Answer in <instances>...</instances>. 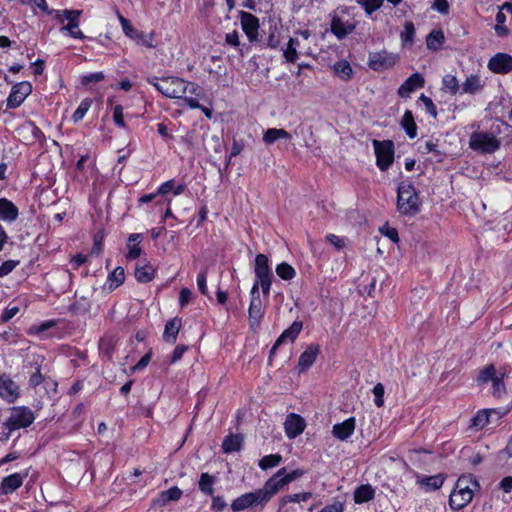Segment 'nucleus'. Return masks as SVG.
<instances>
[{"mask_svg": "<svg viewBox=\"0 0 512 512\" xmlns=\"http://www.w3.org/2000/svg\"><path fill=\"white\" fill-rule=\"evenodd\" d=\"M227 504L222 496H214L212 499V509L216 512H221L226 508Z\"/></svg>", "mask_w": 512, "mask_h": 512, "instance_id": "nucleus-61", "label": "nucleus"}, {"mask_svg": "<svg viewBox=\"0 0 512 512\" xmlns=\"http://www.w3.org/2000/svg\"><path fill=\"white\" fill-rule=\"evenodd\" d=\"M376 164L381 171H386L394 160V144L391 140H374Z\"/></svg>", "mask_w": 512, "mask_h": 512, "instance_id": "nucleus-6", "label": "nucleus"}, {"mask_svg": "<svg viewBox=\"0 0 512 512\" xmlns=\"http://www.w3.org/2000/svg\"><path fill=\"white\" fill-rule=\"evenodd\" d=\"M303 328V324L301 321H294L290 327L285 329L282 334L277 338V345H281L286 340H290L293 342L298 335L300 334Z\"/></svg>", "mask_w": 512, "mask_h": 512, "instance_id": "nucleus-31", "label": "nucleus"}, {"mask_svg": "<svg viewBox=\"0 0 512 512\" xmlns=\"http://www.w3.org/2000/svg\"><path fill=\"white\" fill-rule=\"evenodd\" d=\"M181 327V319L180 318H172L168 320L165 324L163 340L170 344H175L177 341V335L179 333V329Z\"/></svg>", "mask_w": 512, "mask_h": 512, "instance_id": "nucleus-25", "label": "nucleus"}, {"mask_svg": "<svg viewBox=\"0 0 512 512\" xmlns=\"http://www.w3.org/2000/svg\"><path fill=\"white\" fill-rule=\"evenodd\" d=\"M373 394L375 396L374 403L377 407H382L384 404V386L381 383H377L373 388Z\"/></svg>", "mask_w": 512, "mask_h": 512, "instance_id": "nucleus-53", "label": "nucleus"}, {"mask_svg": "<svg viewBox=\"0 0 512 512\" xmlns=\"http://www.w3.org/2000/svg\"><path fill=\"white\" fill-rule=\"evenodd\" d=\"M40 357L38 356L37 358H35V365H36V369H35V372L33 374H31L30 378H29V386L30 387H37L39 386L41 383H43L45 377L44 375L41 373V368L39 366V360Z\"/></svg>", "mask_w": 512, "mask_h": 512, "instance_id": "nucleus-46", "label": "nucleus"}, {"mask_svg": "<svg viewBox=\"0 0 512 512\" xmlns=\"http://www.w3.org/2000/svg\"><path fill=\"white\" fill-rule=\"evenodd\" d=\"M484 87V84L481 78L478 75L471 74L466 78V80L462 83L461 89L462 93L466 94H475L481 91Z\"/></svg>", "mask_w": 512, "mask_h": 512, "instance_id": "nucleus-28", "label": "nucleus"}, {"mask_svg": "<svg viewBox=\"0 0 512 512\" xmlns=\"http://www.w3.org/2000/svg\"><path fill=\"white\" fill-rule=\"evenodd\" d=\"M215 479L208 473H202L199 480V489L206 495H213Z\"/></svg>", "mask_w": 512, "mask_h": 512, "instance_id": "nucleus-42", "label": "nucleus"}, {"mask_svg": "<svg viewBox=\"0 0 512 512\" xmlns=\"http://www.w3.org/2000/svg\"><path fill=\"white\" fill-rule=\"evenodd\" d=\"M303 328V324L301 321H294L290 327L285 329L282 334L277 338V345H281L286 340H290L293 342L298 335L300 334Z\"/></svg>", "mask_w": 512, "mask_h": 512, "instance_id": "nucleus-30", "label": "nucleus"}, {"mask_svg": "<svg viewBox=\"0 0 512 512\" xmlns=\"http://www.w3.org/2000/svg\"><path fill=\"white\" fill-rule=\"evenodd\" d=\"M375 496V491L371 485L365 484L359 486L354 492V501L356 503H364L372 500Z\"/></svg>", "mask_w": 512, "mask_h": 512, "instance_id": "nucleus-35", "label": "nucleus"}, {"mask_svg": "<svg viewBox=\"0 0 512 512\" xmlns=\"http://www.w3.org/2000/svg\"><path fill=\"white\" fill-rule=\"evenodd\" d=\"M254 272L257 280L273 278V273L269 267V260L266 255L258 254L255 257Z\"/></svg>", "mask_w": 512, "mask_h": 512, "instance_id": "nucleus-20", "label": "nucleus"}, {"mask_svg": "<svg viewBox=\"0 0 512 512\" xmlns=\"http://www.w3.org/2000/svg\"><path fill=\"white\" fill-rule=\"evenodd\" d=\"M355 430V418L350 417L341 423H337L332 427V434L335 438L345 441Z\"/></svg>", "mask_w": 512, "mask_h": 512, "instance_id": "nucleus-19", "label": "nucleus"}, {"mask_svg": "<svg viewBox=\"0 0 512 512\" xmlns=\"http://www.w3.org/2000/svg\"><path fill=\"white\" fill-rule=\"evenodd\" d=\"M92 101L88 98L81 101L78 108L75 110V112L72 115V119L74 122H78L83 119L89 108L91 107Z\"/></svg>", "mask_w": 512, "mask_h": 512, "instance_id": "nucleus-45", "label": "nucleus"}, {"mask_svg": "<svg viewBox=\"0 0 512 512\" xmlns=\"http://www.w3.org/2000/svg\"><path fill=\"white\" fill-rule=\"evenodd\" d=\"M207 268L202 269L198 276H197V286L199 291L203 295H208V288H207Z\"/></svg>", "mask_w": 512, "mask_h": 512, "instance_id": "nucleus-50", "label": "nucleus"}, {"mask_svg": "<svg viewBox=\"0 0 512 512\" xmlns=\"http://www.w3.org/2000/svg\"><path fill=\"white\" fill-rule=\"evenodd\" d=\"M284 426L287 437L293 439L304 431L306 423L300 415L290 413L286 417Z\"/></svg>", "mask_w": 512, "mask_h": 512, "instance_id": "nucleus-17", "label": "nucleus"}, {"mask_svg": "<svg viewBox=\"0 0 512 512\" xmlns=\"http://www.w3.org/2000/svg\"><path fill=\"white\" fill-rule=\"evenodd\" d=\"M264 497L265 494L261 493L259 489L254 492L245 493L233 500L231 509L233 512H240L247 508L266 504Z\"/></svg>", "mask_w": 512, "mask_h": 512, "instance_id": "nucleus-8", "label": "nucleus"}, {"mask_svg": "<svg viewBox=\"0 0 512 512\" xmlns=\"http://www.w3.org/2000/svg\"><path fill=\"white\" fill-rule=\"evenodd\" d=\"M285 473V468H281L278 470L272 477H270L264 486L259 490L261 493L265 494L266 503L275 495L281 488L287 485V482L283 476Z\"/></svg>", "mask_w": 512, "mask_h": 512, "instance_id": "nucleus-12", "label": "nucleus"}, {"mask_svg": "<svg viewBox=\"0 0 512 512\" xmlns=\"http://www.w3.org/2000/svg\"><path fill=\"white\" fill-rule=\"evenodd\" d=\"M34 420L35 415L29 407L17 406L11 409L10 416L4 425L9 431H14L30 426Z\"/></svg>", "mask_w": 512, "mask_h": 512, "instance_id": "nucleus-4", "label": "nucleus"}, {"mask_svg": "<svg viewBox=\"0 0 512 512\" xmlns=\"http://www.w3.org/2000/svg\"><path fill=\"white\" fill-rule=\"evenodd\" d=\"M276 274L283 280L289 281L292 280L295 275V269L288 263L282 262L276 267Z\"/></svg>", "mask_w": 512, "mask_h": 512, "instance_id": "nucleus-43", "label": "nucleus"}, {"mask_svg": "<svg viewBox=\"0 0 512 512\" xmlns=\"http://www.w3.org/2000/svg\"><path fill=\"white\" fill-rule=\"evenodd\" d=\"M105 76L103 72H94L87 75H84L81 78V83L83 85H89L90 83H98L102 80H104Z\"/></svg>", "mask_w": 512, "mask_h": 512, "instance_id": "nucleus-52", "label": "nucleus"}, {"mask_svg": "<svg viewBox=\"0 0 512 512\" xmlns=\"http://www.w3.org/2000/svg\"><path fill=\"white\" fill-rule=\"evenodd\" d=\"M480 488L476 478L471 475L460 476L449 496V506L452 510H461L473 499L474 492Z\"/></svg>", "mask_w": 512, "mask_h": 512, "instance_id": "nucleus-2", "label": "nucleus"}, {"mask_svg": "<svg viewBox=\"0 0 512 512\" xmlns=\"http://www.w3.org/2000/svg\"><path fill=\"white\" fill-rule=\"evenodd\" d=\"M66 20L68 23L60 28V33L69 35L75 39H84L85 35L79 29V19L82 14L81 10H66Z\"/></svg>", "mask_w": 512, "mask_h": 512, "instance_id": "nucleus-10", "label": "nucleus"}, {"mask_svg": "<svg viewBox=\"0 0 512 512\" xmlns=\"http://www.w3.org/2000/svg\"><path fill=\"white\" fill-rule=\"evenodd\" d=\"M355 29V24L344 22L339 17H333L331 21V31L338 38L343 39Z\"/></svg>", "mask_w": 512, "mask_h": 512, "instance_id": "nucleus-23", "label": "nucleus"}, {"mask_svg": "<svg viewBox=\"0 0 512 512\" xmlns=\"http://www.w3.org/2000/svg\"><path fill=\"white\" fill-rule=\"evenodd\" d=\"M155 269L150 264L138 265L135 269V277L138 282L148 283L153 280Z\"/></svg>", "mask_w": 512, "mask_h": 512, "instance_id": "nucleus-33", "label": "nucleus"}, {"mask_svg": "<svg viewBox=\"0 0 512 512\" xmlns=\"http://www.w3.org/2000/svg\"><path fill=\"white\" fill-rule=\"evenodd\" d=\"M398 60V56L387 51L372 52L368 57V66L374 71H384L392 68Z\"/></svg>", "mask_w": 512, "mask_h": 512, "instance_id": "nucleus-7", "label": "nucleus"}, {"mask_svg": "<svg viewBox=\"0 0 512 512\" xmlns=\"http://www.w3.org/2000/svg\"><path fill=\"white\" fill-rule=\"evenodd\" d=\"M182 496V490L174 486L160 493L158 502L161 505H167L170 501H177Z\"/></svg>", "mask_w": 512, "mask_h": 512, "instance_id": "nucleus-39", "label": "nucleus"}, {"mask_svg": "<svg viewBox=\"0 0 512 512\" xmlns=\"http://www.w3.org/2000/svg\"><path fill=\"white\" fill-rule=\"evenodd\" d=\"M19 312V307L13 306L6 308L0 316L2 322H8Z\"/></svg>", "mask_w": 512, "mask_h": 512, "instance_id": "nucleus-59", "label": "nucleus"}, {"mask_svg": "<svg viewBox=\"0 0 512 512\" xmlns=\"http://www.w3.org/2000/svg\"><path fill=\"white\" fill-rule=\"evenodd\" d=\"M291 135L286 130L281 128H269L263 135L265 144H273L279 139H290Z\"/></svg>", "mask_w": 512, "mask_h": 512, "instance_id": "nucleus-32", "label": "nucleus"}, {"mask_svg": "<svg viewBox=\"0 0 512 512\" xmlns=\"http://www.w3.org/2000/svg\"><path fill=\"white\" fill-rule=\"evenodd\" d=\"M380 232L388 237L392 242L397 243L399 241L398 231L395 228L384 225L380 228Z\"/></svg>", "mask_w": 512, "mask_h": 512, "instance_id": "nucleus-57", "label": "nucleus"}, {"mask_svg": "<svg viewBox=\"0 0 512 512\" xmlns=\"http://www.w3.org/2000/svg\"><path fill=\"white\" fill-rule=\"evenodd\" d=\"M490 71L496 74H507L512 71V56L507 53H497L487 64Z\"/></svg>", "mask_w": 512, "mask_h": 512, "instance_id": "nucleus-13", "label": "nucleus"}, {"mask_svg": "<svg viewBox=\"0 0 512 512\" xmlns=\"http://www.w3.org/2000/svg\"><path fill=\"white\" fill-rule=\"evenodd\" d=\"M415 27L412 21H406L404 29L400 33L403 46H412L414 43Z\"/></svg>", "mask_w": 512, "mask_h": 512, "instance_id": "nucleus-40", "label": "nucleus"}, {"mask_svg": "<svg viewBox=\"0 0 512 512\" xmlns=\"http://www.w3.org/2000/svg\"><path fill=\"white\" fill-rule=\"evenodd\" d=\"M419 101H421L424 104L426 112L429 113L434 118H436L437 110H436V106L433 103L432 99L427 97L424 94H421L419 97Z\"/></svg>", "mask_w": 512, "mask_h": 512, "instance_id": "nucleus-54", "label": "nucleus"}, {"mask_svg": "<svg viewBox=\"0 0 512 512\" xmlns=\"http://www.w3.org/2000/svg\"><path fill=\"white\" fill-rule=\"evenodd\" d=\"M499 488L503 490L505 493H509L512 491V476L504 477L500 483Z\"/></svg>", "mask_w": 512, "mask_h": 512, "instance_id": "nucleus-63", "label": "nucleus"}, {"mask_svg": "<svg viewBox=\"0 0 512 512\" xmlns=\"http://www.w3.org/2000/svg\"><path fill=\"white\" fill-rule=\"evenodd\" d=\"M19 214L15 204L7 198H0V218L7 222H13Z\"/></svg>", "mask_w": 512, "mask_h": 512, "instance_id": "nucleus-24", "label": "nucleus"}, {"mask_svg": "<svg viewBox=\"0 0 512 512\" xmlns=\"http://www.w3.org/2000/svg\"><path fill=\"white\" fill-rule=\"evenodd\" d=\"M496 376L497 375L494 366L489 365L480 371L478 381L486 383L488 381H492Z\"/></svg>", "mask_w": 512, "mask_h": 512, "instance_id": "nucleus-49", "label": "nucleus"}, {"mask_svg": "<svg viewBox=\"0 0 512 512\" xmlns=\"http://www.w3.org/2000/svg\"><path fill=\"white\" fill-rule=\"evenodd\" d=\"M32 92V85L30 82L23 81L15 84L11 92L7 98V108L15 109L19 107L24 100L29 96Z\"/></svg>", "mask_w": 512, "mask_h": 512, "instance_id": "nucleus-9", "label": "nucleus"}, {"mask_svg": "<svg viewBox=\"0 0 512 512\" xmlns=\"http://www.w3.org/2000/svg\"><path fill=\"white\" fill-rule=\"evenodd\" d=\"M319 353V346L311 344L306 350L300 355L298 360V366L300 371H305L313 365Z\"/></svg>", "mask_w": 512, "mask_h": 512, "instance_id": "nucleus-22", "label": "nucleus"}, {"mask_svg": "<svg viewBox=\"0 0 512 512\" xmlns=\"http://www.w3.org/2000/svg\"><path fill=\"white\" fill-rule=\"evenodd\" d=\"M383 1L384 0H357L356 2L364 9L367 15H371L381 8Z\"/></svg>", "mask_w": 512, "mask_h": 512, "instance_id": "nucleus-44", "label": "nucleus"}, {"mask_svg": "<svg viewBox=\"0 0 512 512\" xmlns=\"http://www.w3.org/2000/svg\"><path fill=\"white\" fill-rule=\"evenodd\" d=\"M319 512H343V504L341 502H334L331 505L325 506Z\"/></svg>", "mask_w": 512, "mask_h": 512, "instance_id": "nucleus-64", "label": "nucleus"}, {"mask_svg": "<svg viewBox=\"0 0 512 512\" xmlns=\"http://www.w3.org/2000/svg\"><path fill=\"white\" fill-rule=\"evenodd\" d=\"M495 415L496 419L500 417V414L495 409H484L480 410L476 413V415L472 418V426L476 428H483L487 424L491 422L490 418Z\"/></svg>", "mask_w": 512, "mask_h": 512, "instance_id": "nucleus-27", "label": "nucleus"}, {"mask_svg": "<svg viewBox=\"0 0 512 512\" xmlns=\"http://www.w3.org/2000/svg\"><path fill=\"white\" fill-rule=\"evenodd\" d=\"M20 396L19 385L7 374L0 375V397L9 404L14 403Z\"/></svg>", "mask_w": 512, "mask_h": 512, "instance_id": "nucleus-11", "label": "nucleus"}, {"mask_svg": "<svg viewBox=\"0 0 512 512\" xmlns=\"http://www.w3.org/2000/svg\"><path fill=\"white\" fill-rule=\"evenodd\" d=\"M147 82L151 84L157 91L168 98L181 99L187 91L191 94L198 95L201 88L191 82H186L179 77H149Z\"/></svg>", "mask_w": 512, "mask_h": 512, "instance_id": "nucleus-1", "label": "nucleus"}, {"mask_svg": "<svg viewBox=\"0 0 512 512\" xmlns=\"http://www.w3.org/2000/svg\"><path fill=\"white\" fill-rule=\"evenodd\" d=\"M90 309L89 300L82 296L71 305V310L77 313H85Z\"/></svg>", "mask_w": 512, "mask_h": 512, "instance_id": "nucleus-48", "label": "nucleus"}, {"mask_svg": "<svg viewBox=\"0 0 512 512\" xmlns=\"http://www.w3.org/2000/svg\"><path fill=\"white\" fill-rule=\"evenodd\" d=\"M282 462V456L280 454H270L262 457L259 462L258 466L262 470H267L270 468L277 467Z\"/></svg>", "mask_w": 512, "mask_h": 512, "instance_id": "nucleus-41", "label": "nucleus"}, {"mask_svg": "<svg viewBox=\"0 0 512 512\" xmlns=\"http://www.w3.org/2000/svg\"><path fill=\"white\" fill-rule=\"evenodd\" d=\"M333 69H334L335 74L344 81H348L352 77L353 69H352L350 63L346 60H341V61L336 62L333 65Z\"/></svg>", "mask_w": 512, "mask_h": 512, "instance_id": "nucleus-37", "label": "nucleus"}, {"mask_svg": "<svg viewBox=\"0 0 512 512\" xmlns=\"http://www.w3.org/2000/svg\"><path fill=\"white\" fill-rule=\"evenodd\" d=\"M401 126L405 130L406 134L409 136V138L413 139L417 135V125L414 121V116L411 111L406 110L402 120H401Z\"/></svg>", "mask_w": 512, "mask_h": 512, "instance_id": "nucleus-34", "label": "nucleus"}, {"mask_svg": "<svg viewBox=\"0 0 512 512\" xmlns=\"http://www.w3.org/2000/svg\"><path fill=\"white\" fill-rule=\"evenodd\" d=\"M432 8L445 15L449 12V3L447 0H434Z\"/></svg>", "mask_w": 512, "mask_h": 512, "instance_id": "nucleus-60", "label": "nucleus"}, {"mask_svg": "<svg viewBox=\"0 0 512 512\" xmlns=\"http://www.w3.org/2000/svg\"><path fill=\"white\" fill-rule=\"evenodd\" d=\"M124 280H125L124 269L122 267L115 268L114 271L108 275V279H107L108 289L110 291L116 289L121 284H123Z\"/></svg>", "mask_w": 512, "mask_h": 512, "instance_id": "nucleus-38", "label": "nucleus"}, {"mask_svg": "<svg viewBox=\"0 0 512 512\" xmlns=\"http://www.w3.org/2000/svg\"><path fill=\"white\" fill-rule=\"evenodd\" d=\"M113 121L119 128H126V123L124 122L123 107L121 105H116L114 107Z\"/></svg>", "mask_w": 512, "mask_h": 512, "instance_id": "nucleus-51", "label": "nucleus"}, {"mask_svg": "<svg viewBox=\"0 0 512 512\" xmlns=\"http://www.w3.org/2000/svg\"><path fill=\"white\" fill-rule=\"evenodd\" d=\"M283 55L287 62L294 63L298 58L297 48L287 45Z\"/></svg>", "mask_w": 512, "mask_h": 512, "instance_id": "nucleus-58", "label": "nucleus"}, {"mask_svg": "<svg viewBox=\"0 0 512 512\" xmlns=\"http://www.w3.org/2000/svg\"><path fill=\"white\" fill-rule=\"evenodd\" d=\"M19 264L17 260L4 261L0 266V277L7 276L10 274Z\"/></svg>", "mask_w": 512, "mask_h": 512, "instance_id": "nucleus-55", "label": "nucleus"}, {"mask_svg": "<svg viewBox=\"0 0 512 512\" xmlns=\"http://www.w3.org/2000/svg\"><path fill=\"white\" fill-rule=\"evenodd\" d=\"M445 37L442 30H433L427 35L426 46L429 50L436 51L444 43Z\"/></svg>", "mask_w": 512, "mask_h": 512, "instance_id": "nucleus-36", "label": "nucleus"}, {"mask_svg": "<svg viewBox=\"0 0 512 512\" xmlns=\"http://www.w3.org/2000/svg\"><path fill=\"white\" fill-rule=\"evenodd\" d=\"M241 26L245 34L247 35L250 42L257 40L259 20L256 16L251 13L241 11L240 12Z\"/></svg>", "mask_w": 512, "mask_h": 512, "instance_id": "nucleus-16", "label": "nucleus"}, {"mask_svg": "<svg viewBox=\"0 0 512 512\" xmlns=\"http://www.w3.org/2000/svg\"><path fill=\"white\" fill-rule=\"evenodd\" d=\"M397 210L403 215H415L420 210V198L416 188L401 182L397 188Z\"/></svg>", "mask_w": 512, "mask_h": 512, "instance_id": "nucleus-3", "label": "nucleus"}, {"mask_svg": "<svg viewBox=\"0 0 512 512\" xmlns=\"http://www.w3.org/2000/svg\"><path fill=\"white\" fill-rule=\"evenodd\" d=\"M425 80L420 73H414L408 77L398 88V95L402 98L409 97V95L418 88H422Z\"/></svg>", "mask_w": 512, "mask_h": 512, "instance_id": "nucleus-18", "label": "nucleus"}, {"mask_svg": "<svg viewBox=\"0 0 512 512\" xmlns=\"http://www.w3.org/2000/svg\"><path fill=\"white\" fill-rule=\"evenodd\" d=\"M119 21L122 27L123 32L126 36L136 41L137 44L146 46V47H153L152 44V38L148 37L146 34H144L142 31H139L135 29L129 20H127L122 15H119Z\"/></svg>", "mask_w": 512, "mask_h": 512, "instance_id": "nucleus-14", "label": "nucleus"}, {"mask_svg": "<svg viewBox=\"0 0 512 512\" xmlns=\"http://www.w3.org/2000/svg\"><path fill=\"white\" fill-rule=\"evenodd\" d=\"M248 314L250 327L256 330L259 327L260 321L264 314L262 301L260 298L251 299Z\"/></svg>", "mask_w": 512, "mask_h": 512, "instance_id": "nucleus-21", "label": "nucleus"}, {"mask_svg": "<svg viewBox=\"0 0 512 512\" xmlns=\"http://www.w3.org/2000/svg\"><path fill=\"white\" fill-rule=\"evenodd\" d=\"M445 89L449 90L452 94H456L459 91V83L455 76L446 75L442 80Z\"/></svg>", "mask_w": 512, "mask_h": 512, "instance_id": "nucleus-47", "label": "nucleus"}, {"mask_svg": "<svg viewBox=\"0 0 512 512\" xmlns=\"http://www.w3.org/2000/svg\"><path fill=\"white\" fill-rule=\"evenodd\" d=\"M469 146L474 151L494 153L500 147V141L493 133L474 132L470 136Z\"/></svg>", "mask_w": 512, "mask_h": 512, "instance_id": "nucleus-5", "label": "nucleus"}, {"mask_svg": "<svg viewBox=\"0 0 512 512\" xmlns=\"http://www.w3.org/2000/svg\"><path fill=\"white\" fill-rule=\"evenodd\" d=\"M243 437L240 434H229L222 443L224 453L237 452L242 448Z\"/></svg>", "mask_w": 512, "mask_h": 512, "instance_id": "nucleus-29", "label": "nucleus"}, {"mask_svg": "<svg viewBox=\"0 0 512 512\" xmlns=\"http://www.w3.org/2000/svg\"><path fill=\"white\" fill-rule=\"evenodd\" d=\"M446 479V474L439 473L432 476L417 474L416 484L425 492H433L440 489Z\"/></svg>", "mask_w": 512, "mask_h": 512, "instance_id": "nucleus-15", "label": "nucleus"}, {"mask_svg": "<svg viewBox=\"0 0 512 512\" xmlns=\"http://www.w3.org/2000/svg\"><path fill=\"white\" fill-rule=\"evenodd\" d=\"M152 357V351H148L132 368L133 371L142 370L144 369L150 362Z\"/></svg>", "mask_w": 512, "mask_h": 512, "instance_id": "nucleus-62", "label": "nucleus"}, {"mask_svg": "<svg viewBox=\"0 0 512 512\" xmlns=\"http://www.w3.org/2000/svg\"><path fill=\"white\" fill-rule=\"evenodd\" d=\"M22 483L23 476H21L19 473L11 474L2 480L0 491L3 494H10L18 489Z\"/></svg>", "mask_w": 512, "mask_h": 512, "instance_id": "nucleus-26", "label": "nucleus"}, {"mask_svg": "<svg viewBox=\"0 0 512 512\" xmlns=\"http://www.w3.org/2000/svg\"><path fill=\"white\" fill-rule=\"evenodd\" d=\"M493 395L496 397H501L502 394L505 393V384L503 382V377L496 376L493 380Z\"/></svg>", "mask_w": 512, "mask_h": 512, "instance_id": "nucleus-56", "label": "nucleus"}]
</instances>
